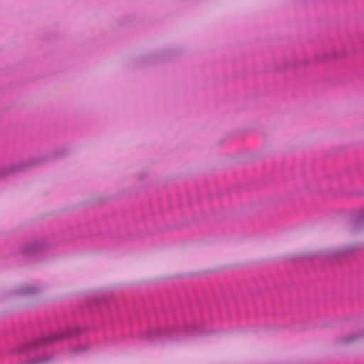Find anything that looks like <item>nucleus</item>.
<instances>
[{"label": "nucleus", "mask_w": 364, "mask_h": 364, "mask_svg": "<svg viewBox=\"0 0 364 364\" xmlns=\"http://www.w3.org/2000/svg\"><path fill=\"white\" fill-rule=\"evenodd\" d=\"M201 315L198 310L176 313L170 312L168 317L164 316L157 321H151L149 326L141 330L139 339L155 343L164 340H179L186 336L203 334Z\"/></svg>", "instance_id": "1"}, {"label": "nucleus", "mask_w": 364, "mask_h": 364, "mask_svg": "<svg viewBox=\"0 0 364 364\" xmlns=\"http://www.w3.org/2000/svg\"><path fill=\"white\" fill-rule=\"evenodd\" d=\"M82 331L79 327H68L22 344L18 348L21 355L19 364H47L53 362L55 355L48 353L50 346L55 342L75 338Z\"/></svg>", "instance_id": "2"}, {"label": "nucleus", "mask_w": 364, "mask_h": 364, "mask_svg": "<svg viewBox=\"0 0 364 364\" xmlns=\"http://www.w3.org/2000/svg\"><path fill=\"white\" fill-rule=\"evenodd\" d=\"M46 158H35L31 160L24 161L18 164H11L7 166L0 168V178H2L9 175L15 173L18 171L24 170L33 165L40 164L41 161H45Z\"/></svg>", "instance_id": "3"}, {"label": "nucleus", "mask_w": 364, "mask_h": 364, "mask_svg": "<svg viewBox=\"0 0 364 364\" xmlns=\"http://www.w3.org/2000/svg\"><path fill=\"white\" fill-rule=\"evenodd\" d=\"M46 245V241L44 239H40L21 245L19 250L25 255H36L41 252Z\"/></svg>", "instance_id": "4"}, {"label": "nucleus", "mask_w": 364, "mask_h": 364, "mask_svg": "<svg viewBox=\"0 0 364 364\" xmlns=\"http://www.w3.org/2000/svg\"><path fill=\"white\" fill-rule=\"evenodd\" d=\"M360 249L359 245H350L340 248L332 250L330 255L335 259H341L354 254Z\"/></svg>", "instance_id": "5"}, {"label": "nucleus", "mask_w": 364, "mask_h": 364, "mask_svg": "<svg viewBox=\"0 0 364 364\" xmlns=\"http://www.w3.org/2000/svg\"><path fill=\"white\" fill-rule=\"evenodd\" d=\"M41 290V287L36 285H25L17 289L15 294L22 296L33 295L40 292Z\"/></svg>", "instance_id": "6"}, {"label": "nucleus", "mask_w": 364, "mask_h": 364, "mask_svg": "<svg viewBox=\"0 0 364 364\" xmlns=\"http://www.w3.org/2000/svg\"><path fill=\"white\" fill-rule=\"evenodd\" d=\"M352 228L353 231H358L364 228V208L355 215L352 223Z\"/></svg>", "instance_id": "7"}, {"label": "nucleus", "mask_w": 364, "mask_h": 364, "mask_svg": "<svg viewBox=\"0 0 364 364\" xmlns=\"http://www.w3.org/2000/svg\"><path fill=\"white\" fill-rule=\"evenodd\" d=\"M88 346L87 345H78L75 346H73L70 348L68 353L70 355H80L88 350Z\"/></svg>", "instance_id": "8"}, {"label": "nucleus", "mask_w": 364, "mask_h": 364, "mask_svg": "<svg viewBox=\"0 0 364 364\" xmlns=\"http://www.w3.org/2000/svg\"><path fill=\"white\" fill-rule=\"evenodd\" d=\"M361 335L359 334V333H355V334H352L349 336H347L344 338V342H351L354 340H355L356 338H359Z\"/></svg>", "instance_id": "9"}]
</instances>
